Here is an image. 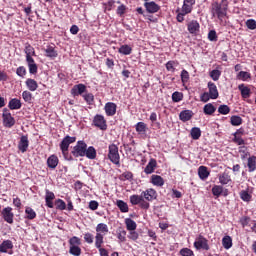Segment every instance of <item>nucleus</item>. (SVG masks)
Segmentation results:
<instances>
[{
	"label": "nucleus",
	"mask_w": 256,
	"mask_h": 256,
	"mask_svg": "<svg viewBox=\"0 0 256 256\" xmlns=\"http://www.w3.org/2000/svg\"><path fill=\"white\" fill-rule=\"evenodd\" d=\"M227 11H229V1L221 0L220 2H213L211 4L210 13L212 17H217L220 22L227 17Z\"/></svg>",
	"instance_id": "obj_1"
},
{
	"label": "nucleus",
	"mask_w": 256,
	"mask_h": 256,
	"mask_svg": "<svg viewBox=\"0 0 256 256\" xmlns=\"http://www.w3.org/2000/svg\"><path fill=\"white\" fill-rule=\"evenodd\" d=\"M107 157L111 163L121 167V155H119V146L116 144H110L108 146Z\"/></svg>",
	"instance_id": "obj_2"
},
{
	"label": "nucleus",
	"mask_w": 256,
	"mask_h": 256,
	"mask_svg": "<svg viewBox=\"0 0 256 256\" xmlns=\"http://www.w3.org/2000/svg\"><path fill=\"white\" fill-rule=\"evenodd\" d=\"M75 141H77V137L75 136H65L61 143H60V150L62 151V155L64 156L65 159H69L67 158V156L69 155V146L72 143H75Z\"/></svg>",
	"instance_id": "obj_3"
},
{
	"label": "nucleus",
	"mask_w": 256,
	"mask_h": 256,
	"mask_svg": "<svg viewBox=\"0 0 256 256\" xmlns=\"http://www.w3.org/2000/svg\"><path fill=\"white\" fill-rule=\"evenodd\" d=\"M130 203L131 205H138L140 209H143L144 211H147L149 207H151V204L143 198V194L137 195L133 194L130 196Z\"/></svg>",
	"instance_id": "obj_4"
},
{
	"label": "nucleus",
	"mask_w": 256,
	"mask_h": 256,
	"mask_svg": "<svg viewBox=\"0 0 256 256\" xmlns=\"http://www.w3.org/2000/svg\"><path fill=\"white\" fill-rule=\"evenodd\" d=\"M87 150V143L83 140H79L73 147L71 154L73 157H85V151Z\"/></svg>",
	"instance_id": "obj_5"
},
{
	"label": "nucleus",
	"mask_w": 256,
	"mask_h": 256,
	"mask_svg": "<svg viewBox=\"0 0 256 256\" xmlns=\"http://www.w3.org/2000/svg\"><path fill=\"white\" fill-rule=\"evenodd\" d=\"M194 247L196 248V251H201V249L203 251H209V249H211L209 247V240L201 234L195 239Z\"/></svg>",
	"instance_id": "obj_6"
},
{
	"label": "nucleus",
	"mask_w": 256,
	"mask_h": 256,
	"mask_svg": "<svg viewBox=\"0 0 256 256\" xmlns=\"http://www.w3.org/2000/svg\"><path fill=\"white\" fill-rule=\"evenodd\" d=\"M2 119L4 127H7L8 129H11V127L15 125V118L7 108L3 109Z\"/></svg>",
	"instance_id": "obj_7"
},
{
	"label": "nucleus",
	"mask_w": 256,
	"mask_h": 256,
	"mask_svg": "<svg viewBox=\"0 0 256 256\" xmlns=\"http://www.w3.org/2000/svg\"><path fill=\"white\" fill-rule=\"evenodd\" d=\"M92 125L100 129L101 131H107V120L105 119V116L101 114H97L94 116Z\"/></svg>",
	"instance_id": "obj_8"
},
{
	"label": "nucleus",
	"mask_w": 256,
	"mask_h": 256,
	"mask_svg": "<svg viewBox=\"0 0 256 256\" xmlns=\"http://www.w3.org/2000/svg\"><path fill=\"white\" fill-rule=\"evenodd\" d=\"M142 197L147 203L155 201L158 197L157 191L153 188H148L145 191H142Z\"/></svg>",
	"instance_id": "obj_9"
},
{
	"label": "nucleus",
	"mask_w": 256,
	"mask_h": 256,
	"mask_svg": "<svg viewBox=\"0 0 256 256\" xmlns=\"http://www.w3.org/2000/svg\"><path fill=\"white\" fill-rule=\"evenodd\" d=\"M1 215L6 223L13 225V218L15 217V214L13 213V208L9 206L4 208L1 212Z\"/></svg>",
	"instance_id": "obj_10"
},
{
	"label": "nucleus",
	"mask_w": 256,
	"mask_h": 256,
	"mask_svg": "<svg viewBox=\"0 0 256 256\" xmlns=\"http://www.w3.org/2000/svg\"><path fill=\"white\" fill-rule=\"evenodd\" d=\"M0 253H8V255H13V241L4 240L0 244Z\"/></svg>",
	"instance_id": "obj_11"
},
{
	"label": "nucleus",
	"mask_w": 256,
	"mask_h": 256,
	"mask_svg": "<svg viewBox=\"0 0 256 256\" xmlns=\"http://www.w3.org/2000/svg\"><path fill=\"white\" fill-rule=\"evenodd\" d=\"M144 7L147 13H150L152 15L161 11V6H159V4H156L155 1L145 2Z\"/></svg>",
	"instance_id": "obj_12"
},
{
	"label": "nucleus",
	"mask_w": 256,
	"mask_h": 256,
	"mask_svg": "<svg viewBox=\"0 0 256 256\" xmlns=\"http://www.w3.org/2000/svg\"><path fill=\"white\" fill-rule=\"evenodd\" d=\"M187 29L191 35H197L201 29V25L197 20H192L187 24Z\"/></svg>",
	"instance_id": "obj_13"
},
{
	"label": "nucleus",
	"mask_w": 256,
	"mask_h": 256,
	"mask_svg": "<svg viewBox=\"0 0 256 256\" xmlns=\"http://www.w3.org/2000/svg\"><path fill=\"white\" fill-rule=\"evenodd\" d=\"M107 117H113L117 113V104L113 102H107L104 106Z\"/></svg>",
	"instance_id": "obj_14"
},
{
	"label": "nucleus",
	"mask_w": 256,
	"mask_h": 256,
	"mask_svg": "<svg viewBox=\"0 0 256 256\" xmlns=\"http://www.w3.org/2000/svg\"><path fill=\"white\" fill-rule=\"evenodd\" d=\"M219 183L222 185H231L233 183V179H231V175L229 172L224 171L218 175Z\"/></svg>",
	"instance_id": "obj_15"
},
{
	"label": "nucleus",
	"mask_w": 256,
	"mask_h": 256,
	"mask_svg": "<svg viewBox=\"0 0 256 256\" xmlns=\"http://www.w3.org/2000/svg\"><path fill=\"white\" fill-rule=\"evenodd\" d=\"M18 149L21 153H25L27 152V149H29V137L27 135L21 136L18 143Z\"/></svg>",
	"instance_id": "obj_16"
},
{
	"label": "nucleus",
	"mask_w": 256,
	"mask_h": 256,
	"mask_svg": "<svg viewBox=\"0 0 256 256\" xmlns=\"http://www.w3.org/2000/svg\"><path fill=\"white\" fill-rule=\"evenodd\" d=\"M208 94L211 99H219V90L214 82H208Z\"/></svg>",
	"instance_id": "obj_17"
},
{
	"label": "nucleus",
	"mask_w": 256,
	"mask_h": 256,
	"mask_svg": "<svg viewBox=\"0 0 256 256\" xmlns=\"http://www.w3.org/2000/svg\"><path fill=\"white\" fill-rule=\"evenodd\" d=\"M86 91L87 86H85V84L74 85L71 89V95H73V97H78V95H83Z\"/></svg>",
	"instance_id": "obj_18"
},
{
	"label": "nucleus",
	"mask_w": 256,
	"mask_h": 256,
	"mask_svg": "<svg viewBox=\"0 0 256 256\" xmlns=\"http://www.w3.org/2000/svg\"><path fill=\"white\" fill-rule=\"evenodd\" d=\"M155 169H157V160L155 158H151L144 169V173L146 175H151V173H155Z\"/></svg>",
	"instance_id": "obj_19"
},
{
	"label": "nucleus",
	"mask_w": 256,
	"mask_h": 256,
	"mask_svg": "<svg viewBox=\"0 0 256 256\" xmlns=\"http://www.w3.org/2000/svg\"><path fill=\"white\" fill-rule=\"evenodd\" d=\"M195 3V0H184L181 11L189 15V13L193 12V6L195 5Z\"/></svg>",
	"instance_id": "obj_20"
},
{
	"label": "nucleus",
	"mask_w": 256,
	"mask_h": 256,
	"mask_svg": "<svg viewBox=\"0 0 256 256\" xmlns=\"http://www.w3.org/2000/svg\"><path fill=\"white\" fill-rule=\"evenodd\" d=\"M24 53L26 54V61H31L35 57V48L31 44L26 43Z\"/></svg>",
	"instance_id": "obj_21"
},
{
	"label": "nucleus",
	"mask_w": 256,
	"mask_h": 256,
	"mask_svg": "<svg viewBox=\"0 0 256 256\" xmlns=\"http://www.w3.org/2000/svg\"><path fill=\"white\" fill-rule=\"evenodd\" d=\"M238 89L241 93L242 99H249L251 97V88L245 86V84H240Z\"/></svg>",
	"instance_id": "obj_22"
},
{
	"label": "nucleus",
	"mask_w": 256,
	"mask_h": 256,
	"mask_svg": "<svg viewBox=\"0 0 256 256\" xmlns=\"http://www.w3.org/2000/svg\"><path fill=\"white\" fill-rule=\"evenodd\" d=\"M150 183H152V185H155V187H163L165 185V180L160 175L153 174L151 176Z\"/></svg>",
	"instance_id": "obj_23"
},
{
	"label": "nucleus",
	"mask_w": 256,
	"mask_h": 256,
	"mask_svg": "<svg viewBox=\"0 0 256 256\" xmlns=\"http://www.w3.org/2000/svg\"><path fill=\"white\" fill-rule=\"evenodd\" d=\"M193 118V111L191 110H184L181 111L179 114L180 121H183V123H187V121H191Z\"/></svg>",
	"instance_id": "obj_24"
},
{
	"label": "nucleus",
	"mask_w": 256,
	"mask_h": 256,
	"mask_svg": "<svg viewBox=\"0 0 256 256\" xmlns=\"http://www.w3.org/2000/svg\"><path fill=\"white\" fill-rule=\"evenodd\" d=\"M47 165L49 169H57V165H59V157L53 154L47 159Z\"/></svg>",
	"instance_id": "obj_25"
},
{
	"label": "nucleus",
	"mask_w": 256,
	"mask_h": 256,
	"mask_svg": "<svg viewBox=\"0 0 256 256\" xmlns=\"http://www.w3.org/2000/svg\"><path fill=\"white\" fill-rule=\"evenodd\" d=\"M8 107L9 109H11V111H15L17 109H21V107H23V104L21 103V100L17 98H12L8 103Z\"/></svg>",
	"instance_id": "obj_26"
},
{
	"label": "nucleus",
	"mask_w": 256,
	"mask_h": 256,
	"mask_svg": "<svg viewBox=\"0 0 256 256\" xmlns=\"http://www.w3.org/2000/svg\"><path fill=\"white\" fill-rule=\"evenodd\" d=\"M30 75H37V71H39V67L37 63H35V59L26 60Z\"/></svg>",
	"instance_id": "obj_27"
},
{
	"label": "nucleus",
	"mask_w": 256,
	"mask_h": 256,
	"mask_svg": "<svg viewBox=\"0 0 256 256\" xmlns=\"http://www.w3.org/2000/svg\"><path fill=\"white\" fill-rule=\"evenodd\" d=\"M211 175V172H209L207 166H200L198 168V176L202 181H205Z\"/></svg>",
	"instance_id": "obj_28"
},
{
	"label": "nucleus",
	"mask_w": 256,
	"mask_h": 256,
	"mask_svg": "<svg viewBox=\"0 0 256 256\" xmlns=\"http://www.w3.org/2000/svg\"><path fill=\"white\" fill-rule=\"evenodd\" d=\"M84 157H87V159H97V150L93 146H89L86 148V151L84 153Z\"/></svg>",
	"instance_id": "obj_29"
},
{
	"label": "nucleus",
	"mask_w": 256,
	"mask_h": 256,
	"mask_svg": "<svg viewBox=\"0 0 256 256\" xmlns=\"http://www.w3.org/2000/svg\"><path fill=\"white\" fill-rule=\"evenodd\" d=\"M25 85L27 89H29L32 92L35 91L36 89H39V84L33 78L26 79Z\"/></svg>",
	"instance_id": "obj_30"
},
{
	"label": "nucleus",
	"mask_w": 256,
	"mask_h": 256,
	"mask_svg": "<svg viewBox=\"0 0 256 256\" xmlns=\"http://www.w3.org/2000/svg\"><path fill=\"white\" fill-rule=\"evenodd\" d=\"M115 205L118 207L121 213H129V205L123 200H117Z\"/></svg>",
	"instance_id": "obj_31"
},
{
	"label": "nucleus",
	"mask_w": 256,
	"mask_h": 256,
	"mask_svg": "<svg viewBox=\"0 0 256 256\" xmlns=\"http://www.w3.org/2000/svg\"><path fill=\"white\" fill-rule=\"evenodd\" d=\"M247 167L249 173H253L256 170V156H250L247 161Z\"/></svg>",
	"instance_id": "obj_32"
},
{
	"label": "nucleus",
	"mask_w": 256,
	"mask_h": 256,
	"mask_svg": "<svg viewBox=\"0 0 256 256\" xmlns=\"http://www.w3.org/2000/svg\"><path fill=\"white\" fill-rule=\"evenodd\" d=\"M216 111L217 108L212 103L205 104L203 107L204 115H213Z\"/></svg>",
	"instance_id": "obj_33"
},
{
	"label": "nucleus",
	"mask_w": 256,
	"mask_h": 256,
	"mask_svg": "<svg viewBox=\"0 0 256 256\" xmlns=\"http://www.w3.org/2000/svg\"><path fill=\"white\" fill-rule=\"evenodd\" d=\"M96 233H100V235H106L109 233V226L105 223H99L96 226Z\"/></svg>",
	"instance_id": "obj_34"
},
{
	"label": "nucleus",
	"mask_w": 256,
	"mask_h": 256,
	"mask_svg": "<svg viewBox=\"0 0 256 256\" xmlns=\"http://www.w3.org/2000/svg\"><path fill=\"white\" fill-rule=\"evenodd\" d=\"M104 239H105V235L101 233H96V236H95L96 249H101V247H103Z\"/></svg>",
	"instance_id": "obj_35"
},
{
	"label": "nucleus",
	"mask_w": 256,
	"mask_h": 256,
	"mask_svg": "<svg viewBox=\"0 0 256 256\" xmlns=\"http://www.w3.org/2000/svg\"><path fill=\"white\" fill-rule=\"evenodd\" d=\"M45 53H46V57H50V59H55L57 57V55H59L57 53V50H55V47H53V46H48L45 49Z\"/></svg>",
	"instance_id": "obj_36"
},
{
	"label": "nucleus",
	"mask_w": 256,
	"mask_h": 256,
	"mask_svg": "<svg viewBox=\"0 0 256 256\" xmlns=\"http://www.w3.org/2000/svg\"><path fill=\"white\" fill-rule=\"evenodd\" d=\"M222 245L224 249H231L233 247V239L231 236H224L222 238Z\"/></svg>",
	"instance_id": "obj_37"
},
{
	"label": "nucleus",
	"mask_w": 256,
	"mask_h": 256,
	"mask_svg": "<svg viewBox=\"0 0 256 256\" xmlns=\"http://www.w3.org/2000/svg\"><path fill=\"white\" fill-rule=\"evenodd\" d=\"M125 224H126V229L128 231H135V229H137V223L135 222V220L131 218H126Z\"/></svg>",
	"instance_id": "obj_38"
},
{
	"label": "nucleus",
	"mask_w": 256,
	"mask_h": 256,
	"mask_svg": "<svg viewBox=\"0 0 256 256\" xmlns=\"http://www.w3.org/2000/svg\"><path fill=\"white\" fill-rule=\"evenodd\" d=\"M190 135L194 141H197L201 138V128L193 127L190 131Z\"/></svg>",
	"instance_id": "obj_39"
},
{
	"label": "nucleus",
	"mask_w": 256,
	"mask_h": 256,
	"mask_svg": "<svg viewBox=\"0 0 256 256\" xmlns=\"http://www.w3.org/2000/svg\"><path fill=\"white\" fill-rule=\"evenodd\" d=\"M118 53H121V55H131V53H133V48L125 44L119 48Z\"/></svg>",
	"instance_id": "obj_40"
},
{
	"label": "nucleus",
	"mask_w": 256,
	"mask_h": 256,
	"mask_svg": "<svg viewBox=\"0 0 256 256\" xmlns=\"http://www.w3.org/2000/svg\"><path fill=\"white\" fill-rule=\"evenodd\" d=\"M117 237L120 243H125V241H127V231H125L123 228H119L117 230Z\"/></svg>",
	"instance_id": "obj_41"
},
{
	"label": "nucleus",
	"mask_w": 256,
	"mask_h": 256,
	"mask_svg": "<svg viewBox=\"0 0 256 256\" xmlns=\"http://www.w3.org/2000/svg\"><path fill=\"white\" fill-rule=\"evenodd\" d=\"M230 123L233 127H239V125L243 124V118L237 115L231 116Z\"/></svg>",
	"instance_id": "obj_42"
},
{
	"label": "nucleus",
	"mask_w": 256,
	"mask_h": 256,
	"mask_svg": "<svg viewBox=\"0 0 256 256\" xmlns=\"http://www.w3.org/2000/svg\"><path fill=\"white\" fill-rule=\"evenodd\" d=\"M25 214H26V219H29V220H33L35 219V217H37V213L35 212V210H33V208L29 206L25 208Z\"/></svg>",
	"instance_id": "obj_43"
},
{
	"label": "nucleus",
	"mask_w": 256,
	"mask_h": 256,
	"mask_svg": "<svg viewBox=\"0 0 256 256\" xmlns=\"http://www.w3.org/2000/svg\"><path fill=\"white\" fill-rule=\"evenodd\" d=\"M212 195H214V197H221V195H223V186L214 185L212 187Z\"/></svg>",
	"instance_id": "obj_44"
},
{
	"label": "nucleus",
	"mask_w": 256,
	"mask_h": 256,
	"mask_svg": "<svg viewBox=\"0 0 256 256\" xmlns=\"http://www.w3.org/2000/svg\"><path fill=\"white\" fill-rule=\"evenodd\" d=\"M82 97L87 105H93V103H95V96L93 95V93L83 94Z\"/></svg>",
	"instance_id": "obj_45"
},
{
	"label": "nucleus",
	"mask_w": 256,
	"mask_h": 256,
	"mask_svg": "<svg viewBox=\"0 0 256 256\" xmlns=\"http://www.w3.org/2000/svg\"><path fill=\"white\" fill-rule=\"evenodd\" d=\"M237 79H239L240 81H249V79H251V73L246 71H240L237 74Z\"/></svg>",
	"instance_id": "obj_46"
},
{
	"label": "nucleus",
	"mask_w": 256,
	"mask_h": 256,
	"mask_svg": "<svg viewBox=\"0 0 256 256\" xmlns=\"http://www.w3.org/2000/svg\"><path fill=\"white\" fill-rule=\"evenodd\" d=\"M22 98L25 101V103H33V94L27 90L22 92Z\"/></svg>",
	"instance_id": "obj_47"
},
{
	"label": "nucleus",
	"mask_w": 256,
	"mask_h": 256,
	"mask_svg": "<svg viewBox=\"0 0 256 256\" xmlns=\"http://www.w3.org/2000/svg\"><path fill=\"white\" fill-rule=\"evenodd\" d=\"M135 129L137 133H146L147 132V124L145 122H138L135 125Z\"/></svg>",
	"instance_id": "obj_48"
},
{
	"label": "nucleus",
	"mask_w": 256,
	"mask_h": 256,
	"mask_svg": "<svg viewBox=\"0 0 256 256\" xmlns=\"http://www.w3.org/2000/svg\"><path fill=\"white\" fill-rule=\"evenodd\" d=\"M240 199H242V201H245L246 203H249V201H251L252 199V196L248 190H242L240 192Z\"/></svg>",
	"instance_id": "obj_49"
},
{
	"label": "nucleus",
	"mask_w": 256,
	"mask_h": 256,
	"mask_svg": "<svg viewBox=\"0 0 256 256\" xmlns=\"http://www.w3.org/2000/svg\"><path fill=\"white\" fill-rule=\"evenodd\" d=\"M172 101L173 103H179L181 101H183V93L176 91L172 94Z\"/></svg>",
	"instance_id": "obj_50"
},
{
	"label": "nucleus",
	"mask_w": 256,
	"mask_h": 256,
	"mask_svg": "<svg viewBox=\"0 0 256 256\" xmlns=\"http://www.w3.org/2000/svg\"><path fill=\"white\" fill-rule=\"evenodd\" d=\"M55 205L56 209H58L59 211H65V209H67V204L62 199H57L55 201Z\"/></svg>",
	"instance_id": "obj_51"
},
{
	"label": "nucleus",
	"mask_w": 256,
	"mask_h": 256,
	"mask_svg": "<svg viewBox=\"0 0 256 256\" xmlns=\"http://www.w3.org/2000/svg\"><path fill=\"white\" fill-rule=\"evenodd\" d=\"M218 113L220 115H229L231 113V108H229L227 105L223 104L218 107Z\"/></svg>",
	"instance_id": "obj_52"
},
{
	"label": "nucleus",
	"mask_w": 256,
	"mask_h": 256,
	"mask_svg": "<svg viewBox=\"0 0 256 256\" xmlns=\"http://www.w3.org/2000/svg\"><path fill=\"white\" fill-rule=\"evenodd\" d=\"M69 245L70 247H79V245H81V239L77 236H73L69 239Z\"/></svg>",
	"instance_id": "obj_53"
},
{
	"label": "nucleus",
	"mask_w": 256,
	"mask_h": 256,
	"mask_svg": "<svg viewBox=\"0 0 256 256\" xmlns=\"http://www.w3.org/2000/svg\"><path fill=\"white\" fill-rule=\"evenodd\" d=\"M180 256H195V252L189 248H182L179 251Z\"/></svg>",
	"instance_id": "obj_54"
},
{
	"label": "nucleus",
	"mask_w": 256,
	"mask_h": 256,
	"mask_svg": "<svg viewBox=\"0 0 256 256\" xmlns=\"http://www.w3.org/2000/svg\"><path fill=\"white\" fill-rule=\"evenodd\" d=\"M69 253H70V255L81 256V247L70 246Z\"/></svg>",
	"instance_id": "obj_55"
},
{
	"label": "nucleus",
	"mask_w": 256,
	"mask_h": 256,
	"mask_svg": "<svg viewBox=\"0 0 256 256\" xmlns=\"http://www.w3.org/2000/svg\"><path fill=\"white\" fill-rule=\"evenodd\" d=\"M16 75H18V77H21L22 79H24L25 75H27V69L25 68V66H19L16 69Z\"/></svg>",
	"instance_id": "obj_56"
},
{
	"label": "nucleus",
	"mask_w": 256,
	"mask_h": 256,
	"mask_svg": "<svg viewBox=\"0 0 256 256\" xmlns=\"http://www.w3.org/2000/svg\"><path fill=\"white\" fill-rule=\"evenodd\" d=\"M177 16L176 19L178 23H183L185 21V15H188L187 12H183V10L179 11V8L176 10Z\"/></svg>",
	"instance_id": "obj_57"
},
{
	"label": "nucleus",
	"mask_w": 256,
	"mask_h": 256,
	"mask_svg": "<svg viewBox=\"0 0 256 256\" xmlns=\"http://www.w3.org/2000/svg\"><path fill=\"white\" fill-rule=\"evenodd\" d=\"M245 25H246L247 29H250L251 31H255V29H256V20L255 19H248L245 22Z\"/></svg>",
	"instance_id": "obj_58"
},
{
	"label": "nucleus",
	"mask_w": 256,
	"mask_h": 256,
	"mask_svg": "<svg viewBox=\"0 0 256 256\" xmlns=\"http://www.w3.org/2000/svg\"><path fill=\"white\" fill-rule=\"evenodd\" d=\"M210 77L213 81H219V78L221 77V71L214 69L210 72Z\"/></svg>",
	"instance_id": "obj_59"
},
{
	"label": "nucleus",
	"mask_w": 256,
	"mask_h": 256,
	"mask_svg": "<svg viewBox=\"0 0 256 256\" xmlns=\"http://www.w3.org/2000/svg\"><path fill=\"white\" fill-rule=\"evenodd\" d=\"M127 11V6L125 4H121L117 7L116 13L119 15V17H123Z\"/></svg>",
	"instance_id": "obj_60"
},
{
	"label": "nucleus",
	"mask_w": 256,
	"mask_h": 256,
	"mask_svg": "<svg viewBox=\"0 0 256 256\" xmlns=\"http://www.w3.org/2000/svg\"><path fill=\"white\" fill-rule=\"evenodd\" d=\"M181 81L185 85V83L189 82V72L187 70H182L181 71Z\"/></svg>",
	"instance_id": "obj_61"
},
{
	"label": "nucleus",
	"mask_w": 256,
	"mask_h": 256,
	"mask_svg": "<svg viewBox=\"0 0 256 256\" xmlns=\"http://www.w3.org/2000/svg\"><path fill=\"white\" fill-rule=\"evenodd\" d=\"M175 65H177V62L170 60L166 63V69L167 71H171V73H175Z\"/></svg>",
	"instance_id": "obj_62"
},
{
	"label": "nucleus",
	"mask_w": 256,
	"mask_h": 256,
	"mask_svg": "<svg viewBox=\"0 0 256 256\" xmlns=\"http://www.w3.org/2000/svg\"><path fill=\"white\" fill-rule=\"evenodd\" d=\"M249 223H251V217L243 216L240 218V224L242 225V227L249 226Z\"/></svg>",
	"instance_id": "obj_63"
},
{
	"label": "nucleus",
	"mask_w": 256,
	"mask_h": 256,
	"mask_svg": "<svg viewBox=\"0 0 256 256\" xmlns=\"http://www.w3.org/2000/svg\"><path fill=\"white\" fill-rule=\"evenodd\" d=\"M208 39L212 42H217L218 36L215 30H210L208 33Z\"/></svg>",
	"instance_id": "obj_64"
}]
</instances>
